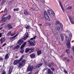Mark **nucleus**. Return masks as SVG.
Masks as SVG:
<instances>
[{
    "mask_svg": "<svg viewBox=\"0 0 74 74\" xmlns=\"http://www.w3.org/2000/svg\"><path fill=\"white\" fill-rule=\"evenodd\" d=\"M65 40L66 41H68V42H66V47L68 48H69L71 46V39L66 36L65 37Z\"/></svg>",
    "mask_w": 74,
    "mask_h": 74,
    "instance_id": "obj_1",
    "label": "nucleus"
},
{
    "mask_svg": "<svg viewBox=\"0 0 74 74\" xmlns=\"http://www.w3.org/2000/svg\"><path fill=\"white\" fill-rule=\"evenodd\" d=\"M24 56H25L24 55L22 56V57H21L20 58V60H14V65H17L18 64V63L19 62H20L22 60L23 58V57H24Z\"/></svg>",
    "mask_w": 74,
    "mask_h": 74,
    "instance_id": "obj_2",
    "label": "nucleus"
},
{
    "mask_svg": "<svg viewBox=\"0 0 74 74\" xmlns=\"http://www.w3.org/2000/svg\"><path fill=\"white\" fill-rule=\"evenodd\" d=\"M44 14L45 18L48 21H50V19L49 18V16H48V15L46 11H44Z\"/></svg>",
    "mask_w": 74,
    "mask_h": 74,
    "instance_id": "obj_3",
    "label": "nucleus"
},
{
    "mask_svg": "<svg viewBox=\"0 0 74 74\" xmlns=\"http://www.w3.org/2000/svg\"><path fill=\"white\" fill-rule=\"evenodd\" d=\"M11 16L10 15H9L6 17H4V18H2V20H1V22L3 21L4 22H5V21L8 20H10L11 18Z\"/></svg>",
    "mask_w": 74,
    "mask_h": 74,
    "instance_id": "obj_4",
    "label": "nucleus"
},
{
    "mask_svg": "<svg viewBox=\"0 0 74 74\" xmlns=\"http://www.w3.org/2000/svg\"><path fill=\"white\" fill-rule=\"evenodd\" d=\"M26 44V42H25L23 44L21 45V50L20 51V53H23L24 52V49H23L24 47V46Z\"/></svg>",
    "mask_w": 74,
    "mask_h": 74,
    "instance_id": "obj_5",
    "label": "nucleus"
},
{
    "mask_svg": "<svg viewBox=\"0 0 74 74\" xmlns=\"http://www.w3.org/2000/svg\"><path fill=\"white\" fill-rule=\"evenodd\" d=\"M28 32H26L24 35V37L23 38V40H25L28 37Z\"/></svg>",
    "mask_w": 74,
    "mask_h": 74,
    "instance_id": "obj_6",
    "label": "nucleus"
},
{
    "mask_svg": "<svg viewBox=\"0 0 74 74\" xmlns=\"http://www.w3.org/2000/svg\"><path fill=\"white\" fill-rule=\"evenodd\" d=\"M28 42L29 44L31 46H34L36 45V42H32L30 40H28Z\"/></svg>",
    "mask_w": 74,
    "mask_h": 74,
    "instance_id": "obj_7",
    "label": "nucleus"
},
{
    "mask_svg": "<svg viewBox=\"0 0 74 74\" xmlns=\"http://www.w3.org/2000/svg\"><path fill=\"white\" fill-rule=\"evenodd\" d=\"M33 66H28L27 69V70L28 71H32L33 69Z\"/></svg>",
    "mask_w": 74,
    "mask_h": 74,
    "instance_id": "obj_8",
    "label": "nucleus"
},
{
    "mask_svg": "<svg viewBox=\"0 0 74 74\" xmlns=\"http://www.w3.org/2000/svg\"><path fill=\"white\" fill-rule=\"evenodd\" d=\"M29 56L30 57L31 59H34L35 58L36 55L35 53H32L31 54L29 55Z\"/></svg>",
    "mask_w": 74,
    "mask_h": 74,
    "instance_id": "obj_9",
    "label": "nucleus"
},
{
    "mask_svg": "<svg viewBox=\"0 0 74 74\" xmlns=\"http://www.w3.org/2000/svg\"><path fill=\"white\" fill-rule=\"evenodd\" d=\"M43 65V64L42 63H40L39 64H38L36 65L35 66V67L36 68H38L39 67H40L42 66Z\"/></svg>",
    "mask_w": 74,
    "mask_h": 74,
    "instance_id": "obj_10",
    "label": "nucleus"
},
{
    "mask_svg": "<svg viewBox=\"0 0 74 74\" xmlns=\"http://www.w3.org/2000/svg\"><path fill=\"white\" fill-rule=\"evenodd\" d=\"M23 65H24L21 62H18V65H17V66H18V68H21Z\"/></svg>",
    "mask_w": 74,
    "mask_h": 74,
    "instance_id": "obj_11",
    "label": "nucleus"
},
{
    "mask_svg": "<svg viewBox=\"0 0 74 74\" xmlns=\"http://www.w3.org/2000/svg\"><path fill=\"white\" fill-rule=\"evenodd\" d=\"M7 26H8V28H9V30L12 29L13 27V26L12 25V24H9L7 25Z\"/></svg>",
    "mask_w": 74,
    "mask_h": 74,
    "instance_id": "obj_12",
    "label": "nucleus"
},
{
    "mask_svg": "<svg viewBox=\"0 0 74 74\" xmlns=\"http://www.w3.org/2000/svg\"><path fill=\"white\" fill-rule=\"evenodd\" d=\"M47 12L48 14L50 16H52V13H53V12L52 11L48 10L47 11Z\"/></svg>",
    "mask_w": 74,
    "mask_h": 74,
    "instance_id": "obj_13",
    "label": "nucleus"
},
{
    "mask_svg": "<svg viewBox=\"0 0 74 74\" xmlns=\"http://www.w3.org/2000/svg\"><path fill=\"white\" fill-rule=\"evenodd\" d=\"M66 32L69 35V36L70 38H71L72 36V34L71 32L69 30H67L66 31Z\"/></svg>",
    "mask_w": 74,
    "mask_h": 74,
    "instance_id": "obj_14",
    "label": "nucleus"
},
{
    "mask_svg": "<svg viewBox=\"0 0 74 74\" xmlns=\"http://www.w3.org/2000/svg\"><path fill=\"white\" fill-rule=\"evenodd\" d=\"M59 4H60V5L63 12H64V11H65V10H64V9L63 8V7L62 5V4H61V2L60 1H59Z\"/></svg>",
    "mask_w": 74,
    "mask_h": 74,
    "instance_id": "obj_15",
    "label": "nucleus"
},
{
    "mask_svg": "<svg viewBox=\"0 0 74 74\" xmlns=\"http://www.w3.org/2000/svg\"><path fill=\"white\" fill-rule=\"evenodd\" d=\"M47 73L48 74H53V72L51 71L50 69H48Z\"/></svg>",
    "mask_w": 74,
    "mask_h": 74,
    "instance_id": "obj_16",
    "label": "nucleus"
},
{
    "mask_svg": "<svg viewBox=\"0 0 74 74\" xmlns=\"http://www.w3.org/2000/svg\"><path fill=\"white\" fill-rule=\"evenodd\" d=\"M13 70V68L12 67H9V74H11Z\"/></svg>",
    "mask_w": 74,
    "mask_h": 74,
    "instance_id": "obj_17",
    "label": "nucleus"
},
{
    "mask_svg": "<svg viewBox=\"0 0 74 74\" xmlns=\"http://www.w3.org/2000/svg\"><path fill=\"white\" fill-rule=\"evenodd\" d=\"M48 25L50 28H52L53 26V24L52 22H49L48 23Z\"/></svg>",
    "mask_w": 74,
    "mask_h": 74,
    "instance_id": "obj_18",
    "label": "nucleus"
},
{
    "mask_svg": "<svg viewBox=\"0 0 74 74\" xmlns=\"http://www.w3.org/2000/svg\"><path fill=\"white\" fill-rule=\"evenodd\" d=\"M18 35V34H16V35L15 36L13 37H10L9 38V39H10V40H12V39H14Z\"/></svg>",
    "mask_w": 74,
    "mask_h": 74,
    "instance_id": "obj_19",
    "label": "nucleus"
},
{
    "mask_svg": "<svg viewBox=\"0 0 74 74\" xmlns=\"http://www.w3.org/2000/svg\"><path fill=\"white\" fill-rule=\"evenodd\" d=\"M9 54V53H8L6 55H5V59H7L9 58V57L8 56Z\"/></svg>",
    "mask_w": 74,
    "mask_h": 74,
    "instance_id": "obj_20",
    "label": "nucleus"
},
{
    "mask_svg": "<svg viewBox=\"0 0 74 74\" xmlns=\"http://www.w3.org/2000/svg\"><path fill=\"white\" fill-rule=\"evenodd\" d=\"M56 30H58V31H61L60 28L59 26L56 27Z\"/></svg>",
    "mask_w": 74,
    "mask_h": 74,
    "instance_id": "obj_21",
    "label": "nucleus"
},
{
    "mask_svg": "<svg viewBox=\"0 0 74 74\" xmlns=\"http://www.w3.org/2000/svg\"><path fill=\"white\" fill-rule=\"evenodd\" d=\"M26 61L25 59H23L21 60V63L24 65L26 62Z\"/></svg>",
    "mask_w": 74,
    "mask_h": 74,
    "instance_id": "obj_22",
    "label": "nucleus"
},
{
    "mask_svg": "<svg viewBox=\"0 0 74 74\" xmlns=\"http://www.w3.org/2000/svg\"><path fill=\"white\" fill-rule=\"evenodd\" d=\"M44 64L45 67H47L48 66L47 62L46 61H45L44 62Z\"/></svg>",
    "mask_w": 74,
    "mask_h": 74,
    "instance_id": "obj_23",
    "label": "nucleus"
},
{
    "mask_svg": "<svg viewBox=\"0 0 74 74\" xmlns=\"http://www.w3.org/2000/svg\"><path fill=\"white\" fill-rule=\"evenodd\" d=\"M37 53L38 55H40L41 54V50L37 51Z\"/></svg>",
    "mask_w": 74,
    "mask_h": 74,
    "instance_id": "obj_24",
    "label": "nucleus"
},
{
    "mask_svg": "<svg viewBox=\"0 0 74 74\" xmlns=\"http://www.w3.org/2000/svg\"><path fill=\"white\" fill-rule=\"evenodd\" d=\"M23 12H24V14L26 15H28V12H27V11L26 10H24Z\"/></svg>",
    "mask_w": 74,
    "mask_h": 74,
    "instance_id": "obj_25",
    "label": "nucleus"
},
{
    "mask_svg": "<svg viewBox=\"0 0 74 74\" xmlns=\"http://www.w3.org/2000/svg\"><path fill=\"white\" fill-rule=\"evenodd\" d=\"M29 50H30V52H32L34 51V47H32L29 49Z\"/></svg>",
    "mask_w": 74,
    "mask_h": 74,
    "instance_id": "obj_26",
    "label": "nucleus"
},
{
    "mask_svg": "<svg viewBox=\"0 0 74 74\" xmlns=\"http://www.w3.org/2000/svg\"><path fill=\"white\" fill-rule=\"evenodd\" d=\"M30 50L29 48H27L25 51V53H27Z\"/></svg>",
    "mask_w": 74,
    "mask_h": 74,
    "instance_id": "obj_27",
    "label": "nucleus"
},
{
    "mask_svg": "<svg viewBox=\"0 0 74 74\" xmlns=\"http://www.w3.org/2000/svg\"><path fill=\"white\" fill-rule=\"evenodd\" d=\"M69 19L70 21V22L71 23V24H73L74 23L73 22V19L71 17H69Z\"/></svg>",
    "mask_w": 74,
    "mask_h": 74,
    "instance_id": "obj_28",
    "label": "nucleus"
},
{
    "mask_svg": "<svg viewBox=\"0 0 74 74\" xmlns=\"http://www.w3.org/2000/svg\"><path fill=\"white\" fill-rule=\"evenodd\" d=\"M19 46L18 45H17L16 47H14V48H13V50H14L16 49H19Z\"/></svg>",
    "mask_w": 74,
    "mask_h": 74,
    "instance_id": "obj_29",
    "label": "nucleus"
},
{
    "mask_svg": "<svg viewBox=\"0 0 74 74\" xmlns=\"http://www.w3.org/2000/svg\"><path fill=\"white\" fill-rule=\"evenodd\" d=\"M6 1V0H3L2 1V3H1V5H3L4 3H5Z\"/></svg>",
    "mask_w": 74,
    "mask_h": 74,
    "instance_id": "obj_30",
    "label": "nucleus"
},
{
    "mask_svg": "<svg viewBox=\"0 0 74 74\" xmlns=\"http://www.w3.org/2000/svg\"><path fill=\"white\" fill-rule=\"evenodd\" d=\"M18 43H22L23 42V40L22 39H20L19 41L17 42Z\"/></svg>",
    "mask_w": 74,
    "mask_h": 74,
    "instance_id": "obj_31",
    "label": "nucleus"
},
{
    "mask_svg": "<svg viewBox=\"0 0 74 74\" xmlns=\"http://www.w3.org/2000/svg\"><path fill=\"white\" fill-rule=\"evenodd\" d=\"M36 37H37V36H34L33 38H30V40H35L36 39Z\"/></svg>",
    "mask_w": 74,
    "mask_h": 74,
    "instance_id": "obj_32",
    "label": "nucleus"
},
{
    "mask_svg": "<svg viewBox=\"0 0 74 74\" xmlns=\"http://www.w3.org/2000/svg\"><path fill=\"white\" fill-rule=\"evenodd\" d=\"M14 3V1H10V2H9L8 3V5H10Z\"/></svg>",
    "mask_w": 74,
    "mask_h": 74,
    "instance_id": "obj_33",
    "label": "nucleus"
},
{
    "mask_svg": "<svg viewBox=\"0 0 74 74\" xmlns=\"http://www.w3.org/2000/svg\"><path fill=\"white\" fill-rule=\"evenodd\" d=\"M7 14H4L3 15V16H2V17H1V18L2 19V18H3L4 17L7 16Z\"/></svg>",
    "mask_w": 74,
    "mask_h": 74,
    "instance_id": "obj_34",
    "label": "nucleus"
},
{
    "mask_svg": "<svg viewBox=\"0 0 74 74\" xmlns=\"http://www.w3.org/2000/svg\"><path fill=\"white\" fill-rule=\"evenodd\" d=\"M60 23V21L59 20H57L56 22V24H58Z\"/></svg>",
    "mask_w": 74,
    "mask_h": 74,
    "instance_id": "obj_35",
    "label": "nucleus"
},
{
    "mask_svg": "<svg viewBox=\"0 0 74 74\" xmlns=\"http://www.w3.org/2000/svg\"><path fill=\"white\" fill-rule=\"evenodd\" d=\"M8 11V10L7 8H5V10H4V12H3V13H6V12H7Z\"/></svg>",
    "mask_w": 74,
    "mask_h": 74,
    "instance_id": "obj_36",
    "label": "nucleus"
},
{
    "mask_svg": "<svg viewBox=\"0 0 74 74\" xmlns=\"http://www.w3.org/2000/svg\"><path fill=\"white\" fill-rule=\"evenodd\" d=\"M66 51L68 53V54H69L70 53V50H66Z\"/></svg>",
    "mask_w": 74,
    "mask_h": 74,
    "instance_id": "obj_37",
    "label": "nucleus"
},
{
    "mask_svg": "<svg viewBox=\"0 0 74 74\" xmlns=\"http://www.w3.org/2000/svg\"><path fill=\"white\" fill-rule=\"evenodd\" d=\"M30 27V26L29 25H27L26 27H25V28L26 29H29Z\"/></svg>",
    "mask_w": 74,
    "mask_h": 74,
    "instance_id": "obj_38",
    "label": "nucleus"
},
{
    "mask_svg": "<svg viewBox=\"0 0 74 74\" xmlns=\"http://www.w3.org/2000/svg\"><path fill=\"white\" fill-rule=\"evenodd\" d=\"M11 32H8V34H7L8 36H9L10 34H11Z\"/></svg>",
    "mask_w": 74,
    "mask_h": 74,
    "instance_id": "obj_39",
    "label": "nucleus"
},
{
    "mask_svg": "<svg viewBox=\"0 0 74 74\" xmlns=\"http://www.w3.org/2000/svg\"><path fill=\"white\" fill-rule=\"evenodd\" d=\"M71 8H72V7L71 6L69 7L67 9V10H71Z\"/></svg>",
    "mask_w": 74,
    "mask_h": 74,
    "instance_id": "obj_40",
    "label": "nucleus"
},
{
    "mask_svg": "<svg viewBox=\"0 0 74 74\" xmlns=\"http://www.w3.org/2000/svg\"><path fill=\"white\" fill-rule=\"evenodd\" d=\"M47 65L49 67H51V65L50 63H48Z\"/></svg>",
    "mask_w": 74,
    "mask_h": 74,
    "instance_id": "obj_41",
    "label": "nucleus"
},
{
    "mask_svg": "<svg viewBox=\"0 0 74 74\" xmlns=\"http://www.w3.org/2000/svg\"><path fill=\"white\" fill-rule=\"evenodd\" d=\"M54 66V64L53 62H51V67L52 66V67H53V66Z\"/></svg>",
    "mask_w": 74,
    "mask_h": 74,
    "instance_id": "obj_42",
    "label": "nucleus"
},
{
    "mask_svg": "<svg viewBox=\"0 0 74 74\" xmlns=\"http://www.w3.org/2000/svg\"><path fill=\"white\" fill-rule=\"evenodd\" d=\"M40 1L42 3H44L45 2V0H40Z\"/></svg>",
    "mask_w": 74,
    "mask_h": 74,
    "instance_id": "obj_43",
    "label": "nucleus"
},
{
    "mask_svg": "<svg viewBox=\"0 0 74 74\" xmlns=\"http://www.w3.org/2000/svg\"><path fill=\"white\" fill-rule=\"evenodd\" d=\"M64 71L65 73H67V72L66 69H64Z\"/></svg>",
    "mask_w": 74,
    "mask_h": 74,
    "instance_id": "obj_44",
    "label": "nucleus"
},
{
    "mask_svg": "<svg viewBox=\"0 0 74 74\" xmlns=\"http://www.w3.org/2000/svg\"><path fill=\"white\" fill-rule=\"evenodd\" d=\"M1 74H5V72L4 70H3V71H2V73H1Z\"/></svg>",
    "mask_w": 74,
    "mask_h": 74,
    "instance_id": "obj_45",
    "label": "nucleus"
},
{
    "mask_svg": "<svg viewBox=\"0 0 74 74\" xmlns=\"http://www.w3.org/2000/svg\"><path fill=\"white\" fill-rule=\"evenodd\" d=\"M39 72V70H37L35 73V74H38Z\"/></svg>",
    "mask_w": 74,
    "mask_h": 74,
    "instance_id": "obj_46",
    "label": "nucleus"
},
{
    "mask_svg": "<svg viewBox=\"0 0 74 74\" xmlns=\"http://www.w3.org/2000/svg\"><path fill=\"white\" fill-rule=\"evenodd\" d=\"M46 69H47V68H44V69L42 70V71H43V72H44L45 71V70H46Z\"/></svg>",
    "mask_w": 74,
    "mask_h": 74,
    "instance_id": "obj_47",
    "label": "nucleus"
},
{
    "mask_svg": "<svg viewBox=\"0 0 74 74\" xmlns=\"http://www.w3.org/2000/svg\"><path fill=\"white\" fill-rule=\"evenodd\" d=\"M67 59V58L66 57H64L63 58V60H66Z\"/></svg>",
    "mask_w": 74,
    "mask_h": 74,
    "instance_id": "obj_48",
    "label": "nucleus"
},
{
    "mask_svg": "<svg viewBox=\"0 0 74 74\" xmlns=\"http://www.w3.org/2000/svg\"><path fill=\"white\" fill-rule=\"evenodd\" d=\"M3 28V26H0V30H2Z\"/></svg>",
    "mask_w": 74,
    "mask_h": 74,
    "instance_id": "obj_49",
    "label": "nucleus"
},
{
    "mask_svg": "<svg viewBox=\"0 0 74 74\" xmlns=\"http://www.w3.org/2000/svg\"><path fill=\"white\" fill-rule=\"evenodd\" d=\"M66 61L67 62H69L70 61V60L69 59H67Z\"/></svg>",
    "mask_w": 74,
    "mask_h": 74,
    "instance_id": "obj_50",
    "label": "nucleus"
},
{
    "mask_svg": "<svg viewBox=\"0 0 74 74\" xmlns=\"http://www.w3.org/2000/svg\"><path fill=\"white\" fill-rule=\"evenodd\" d=\"M61 38V40L62 41H63L64 40V37H62Z\"/></svg>",
    "mask_w": 74,
    "mask_h": 74,
    "instance_id": "obj_51",
    "label": "nucleus"
},
{
    "mask_svg": "<svg viewBox=\"0 0 74 74\" xmlns=\"http://www.w3.org/2000/svg\"><path fill=\"white\" fill-rule=\"evenodd\" d=\"M6 45V43H5V44H3V45H2V47H3L5 46Z\"/></svg>",
    "mask_w": 74,
    "mask_h": 74,
    "instance_id": "obj_52",
    "label": "nucleus"
},
{
    "mask_svg": "<svg viewBox=\"0 0 74 74\" xmlns=\"http://www.w3.org/2000/svg\"><path fill=\"white\" fill-rule=\"evenodd\" d=\"M3 58H0V60L3 61Z\"/></svg>",
    "mask_w": 74,
    "mask_h": 74,
    "instance_id": "obj_53",
    "label": "nucleus"
},
{
    "mask_svg": "<svg viewBox=\"0 0 74 74\" xmlns=\"http://www.w3.org/2000/svg\"><path fill=\"white\" fill-rule=\"evenodd\" d=\"M60 37H61V38L64 37V36H63V34H61L60 35Z\"/></svg>",
    "mask_w": 74,
    "mask_h": 74,
    "instance_id": "obj_54",
    "label": "nucleus"
},
{
    "mask_svg": "<svg viewBox=\"0 0 74 74\" xmlns=\"http://www.w3.org/2000/svg\"><path fill=\"white\" fill-rule=\"evenodd\" d=\"M31 10L33 11H34V8H32Z\"/></svg>",
    "mask_w": 74,
    "mask_h": 74,
    "instance_id": "obj_55",
    "label": "nucleus"
},
{
    "mask_svg": "<svg viewBox=\"0 0 74 74\" xmlns=\"http://www.w3.org/2000/svg\"><path fill=\"white\" fill-rule=\"evenodd\" d=\"M16 11H18L19 10V9L18 8H16Z\"/></svg>",
    "mask_w": 74,
    "mask_h": 74,
    "instance_id": "obj_56",
    "label": "nucleus"
},
{
    "mask_svg": "<svg viewBox=\"0 0 74 74\" xmlns=\"http://www.w3.org/2000/svg\"><path fill=\"white\" fill-rule=\"evenodd\" d=\"M15 34V33H14L13 34H11V36H14Z\"/></svg>",
    "mask_w": 74,
    "mask_h": 74,
    "instance_id": "obj_57",
    "label": "nucleus"
},
{
    "mask_svg": "<svg viewBox=\"0 0 74 74\" xmlns=\"http://www.w3.org/2000/svg\"><path fill=\"white\" fill-rule=\"evenodd\" d=\"M51 70L53 71H54V69L53 68H51Z\"/></svg>",
    "mask_w": 74,
    "mask_h": 74,
    "instance_id": "obj_58",
    "label": "nucleus"
},
{
    "mask_svg": "<svg viewBox=\"0 0 74 74\" xmlns=\"http://www.w3.org/2000/svg\"><path fill=\"white\" fill-rule=\"evenodd\" d=\"M2 36V33H0V38H1Z\"/></svg>",
    "mask_w": 74,
    "mask_h": 74,
    "instance_id": "obj_59",
    "label": "nucleus"
},
{
    "mask_svg": "<svg viewBox=\"0 0 74 74\" xmlns=\"http://www.w3.org/2000/svg\"><path fill=\"white\" fill-rule=\"evenodd\" d=\"M60 25L61 27H63V25L62 24H60Z\"/></svg>",
    "mask_w": 74,
    "mask_h": 74,
    "instance_id": "obj_60",
    "label": "nucleus"
},
{
    "mask_svg": "<svg viewBox=\"0 0 74 74\" xmlns=\"http://www.w3.org/2000/svg\"><path fill=\"white\" fill-rule=\"evenodd\" d=\"M32 73V71H31L30 72L28 73L27 74H31Z\"/></svg>",
    "mask_w": 74,
    "mask_h": 74,
    "instance_id": "obj_61",
    "label": "nucleus"
},
{
    "mask_svg": "<svg viewBox=\"0 0 74 74\" xmlns=\"http://www.w3.org/2000/svg\"><path fill=\"white\" fill-rule=\"evenodd\" d=\"M64 56V54H62V55L61 56V57H63Z\"/></svg>",
    "mask_w": 74,
    "mask_h": 74,
    "instance_id": "obj_62",
    "label": "nucleus"
},
{
    "mask_svg": "<svg viewBox=\"0 0 74 74\" xmlns=\"http://www.w3.org/2000/svg\"><path fill=\"white\" fill-rule=\"evenodd\" d=\"M72 49L74 52V47H73L72 48Z\"/></svg>",
    "mask_w": 74,
    "mask_h": 74,
    "instance_id": "obj_63",
    "label": "nucleus"
},
{
    "mask_svg": "<svg viewBox=\"0 0 74 74\" xmlns=\"http://www.w3.org/2000/svg\"><path fill=\"white\" fill-rule=\"evenodd\" d=\"M14 12L15 11H16V8L14 9Z\"/></svg>",
    "mask_w": 74,
    "mask_h": 74,
    "instance_id": "obj_64",
    "label": "nucleus"
}]
</instances>
